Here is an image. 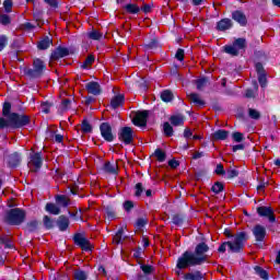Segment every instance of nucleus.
Wrapping results in <instances>:
<instances>
[{
  "label": "nucleus",
  "mask_w": 280,
  "mask_h": 280,
  "mask_svg": "<svg viewBox=\"0 0 280 280\" xmlns=\"http://www.w3.org/2000/svg\"><path fill=\"white\" fill-rule=\"evenodd\" d=\"M207 253H209V245L199 243L195 247V252L187 250L177 259L176 268L185 270L186 268L202 266L207 261Z\"/></svg>",
  "instance_id": "nucleus-1"
},
{
  "label": "nucleus",
  "mask_w": 280,
  "mask_h": 280,
  "mask_svg": "<svg viewBox=\"0 0 280 280\" xmlns=\"http://www.w3.org/2000/svg\"><path fill=\"white\" fill-rule=\"evenodd\" d=\"M12 105L10 103L3 104L2 115L8 118L0 117V128H23L30 124V117L25 115H19L16 113L10 114Z\"/></svg>",
  "instance_id": "nucleus-2"
},
{
  "label": "nucleus",
  "mask_w": 280,
  "mask_h": 280,
  "mask_svg": "<svg viewBox=\"0 0 280 280\" xmlns=\"http://www.w3.org/2000/svg\"><path fill=\"white\" fill-rule=\"evenodd\" d=\"M244 242H246V234L244 232H240L232 241L223 243L219 247V253H226V246H229L231 253H240V250L244 248Z\"/></svg>",
  "instance_id": "nucleus-3"
},
{
  "label": "nucleus",
  "mask_w": 280,
  "mask_h": 280,
  "mask_svg": "<svg viewBox=\"0 0 280 280\" xmlns=\"http://www.w3.org/2000/svg\"><path fill=\"white\" fill-rule=\"evenodd\" d=\"M45 71H47L45 62H43V60L40 59H34L33 68L26 69L25 75H27V78H31L32 80H36L38 78H43Z\"/></svg>",
  "instance_id": "nucleus-4"
},
{
  "label": "nucleus",
  "mask_w": 280,
  "mask_h": 280,
  "mask_svg": "<svg viewBox=\"0 0 280 280\" xmlns=\"http://www.w3.org/2000/svg\"><path fill=\"white\" fill-rule=\"evenodd\" d=\"M25 215L26 214L23 210L14 208L7 212L5 220L8 224L19 226V224H23V222H25Z\"/></svg>",
  "instance_id": "nucleus-5"
},
{
  "label": "nucleus",
  "mask_w": 280,
  "mask_h": 280,
  "mask_svg": "<svg viewBox=\"0 0 280 280\" xmlns=\"http://www.w3.org/2000/svg\"><path fill=\"white\" fill-rule=\"evenodd\" d=\"M101 136L108 143L115 141V135L113 133V127L108 122H102L100 126Z\"/></svg>",
  "instance_id": "nucleus-6"
},
{
  "label": "nucleus",
  "mask_w": 280,
  "mask_h": 280,
  "mask_svg": "<svg viewBox=\"0 0 280 280\" xmlns=\"http://www.w3.org/2000/svg\"><path fill=\"white\" fill-rule=\"evenodd\" d=\"M118 139H119V141H122V143H125V145H130V143H132V139H133L132 128H130V127L120 128V130L118 132Z\"/></svg>",
  "instance_id": "nucleus-7"
},
{
  "label": "nucleus",
  "mask_w": 280,
  "mask_h": 280,
  "mask_svg": "<svg viewBox=\"0 0 280 280\" xmlns=\"http://www.w3.org/2000/svg\"><path fill=\"white\" fill-rule=\"evenodd\" d=\"M257 213L260 218H267V220L271 222V224L277 222V218L275 217V210L271 207H258Z\"/></svg>",
  "instance_id": "nucleus-8"
},
{
  "label": "nucleus",
  "mask_w": 280,
  "mask_h": 280,
  "mask_svg": "<svg viewBox=\"0 0 280 280\" xmlns=\"http://www.w3.org/2000/svg\"><path fill=\"white\" fill-rule=\"evenodd\" d=\"M73 242L77 246L82 248V250H85V252L93 250V245H91V242L88 241L84 234H75L73 237Z\"/></svg>",
  "instance_id": "nucleus-9"
},
{
  "label": "nucleus",
  "mask_w": 280,
  "mask_h": 280,
  "mask_svg": "<svg viewBox=\"0 0 280 280\" xmlns=\"http://www.w3.org/2000/svg\"><path fill=\"white\" fill-rule=\"evenodd\" d=\"M28 167L32 172H38V170L43 167V156L40 155V153L31 154Z\"/></svg>",
  "instance_id": "nucleus-10"
},
{
  "label": "nucleus",
  "mask_w": 280,
  "mask_h": 280,
  "mask_svg": "<svg viewBox=\"0 0 280 280\" xmlns=\"http://www.w3.org/2000/svg\"><path fill=\"white\" fill-rule=\"evenodd\" d=\"M252 232L256 242H264V240H266V226L257 224L253 228Z\"/></svg>",
  "instance_id": "nucleus-11"
},
{
  "label": "nucleus",
  "mask_w": 280,
  "mask_h": 280,
  "mask_svg": "<svg viewBox=\"0 0 280 280\" xmlns=\"http://www.w3.org/2000/svg\"><path fill=\"white\" fill-rule=\"evenodd\" d=\"M232 19H233V21L238 23V25H241V27H245V25L248 23V20L246 19V14H244V12H242L240 10L232 12Z\"/></svg>",
  "instance_id": "nucleus-12"
},
{
  "label": "nucleus",
  "mask_w": 280,
  "mask_h": 280,
  "mask_svg": "<svg viewBox=\"0 0 280 280\" xmlns=\"http://www.w3.org/2000/svg\"><path fill=\"white\" fill-rule=\"evenodd\" d=\"M135 126L143 127L148 124V110L138 112L133 118Z\"/></svg>",
  "instance_id": "nucleus-13"
},
{
  "label": "nucleus",
  "mask_w": 280,
  "mask_h": 280,
  "mask_svg": "<svg viewBox=\"0 0 280 280\" xmlns=\"http://www.w3.org/2000/svg\"><path fill=\"white\" fill-rule=\"evenodd\" d=\"M232 27L233 21H231V19H223L217 24V30H219V32H226V30H231Z\"/></svg>",
  "instance_id": "nucleus-14"
},
{
  "label": "nucleus",
  "mask_w": 280,
  "mask_h": 280,
  "mask_svg": "<svg viewBox=\"0 0 280 280\" xmlns=\"http://www.w3.org/2000/svg\"><path fill=\"white\" fill-rule=\"evenodd\" d=\"M67 56H69V49L65 47H59L51 54L52 60H58Z\"/></svg>",
  "instance_id": "nucleus-15"
},
{
  "label": "nucleus",
  "mask_w": 280,
  "mask_h": 280,
  "mask_svg": "<svg viewBox=\"0 0 280 280\" xmlns=\"http://www.w3.org/2000/svg\"><path fill=\"white\" fill-rule=\"evenodd\" d=\"M103 170L107 174H117L119 166L117 165V162H106Z\"/></svg>",
  "instance_id": "nucleus-16"
},
{
  "label": "nucleus",
  "mask_w": 280,
  "mask_h": 280,
  "mask_svg": "<svg viewBox=\"0 0 280 280\" xmlns=\"http://www.w3.org/2000/svg\"><path fill=\"white\" fill-rule=\"evenodd\" d=\"M88 92L92 95H100L102 93V88H100V83L97 82H90L86 84Z\"/></svg>",
  "instance_id": "nucleus-17"
},
{
  "label": "nucleus",
  "mask_w": 280,
  "mask_h": 280,
  "mask_svg": "<svg viewBox=\"0 0 280 280\" xmlns=\"http://www.w3.org/2000/svg\"><path fill=\"white\" fill-rule=\"evenodd\" d=\"M170 121L172 126H183V124H185V116L180 114L173 115L171 116Z\"/></svg>",
  "instance_id": "nucleus-18"
},
{
  "label": "nucleus",
  "mask_w": 280,
  "mask_h": 280,
  "mask_svg": "<svg viewBox=\"0 0 280 280\" xmlns=\"http://www.w3.org/2000/svg\"><path fill=\"white\" fill-rule=\"evenodd\" d=\"M212 137L215 141H224L225 139L229 138V131H226L224 129H220V130L214 131Z\"/></svg>",
  "instance_id": "nucleus-19"
},
{
  "label": "nucleus",
  "mask_w": 280,
  "mask_h": 280,
  "mask_svg": "<svg viewBox=\"0 0 280 280\" xmlns=\"http://www.w3.org/2000/svg\"><path fill=\"white\" fill-rule=\"evenodd\" d=\"M185 280H202L205 276L200 271L188 272L184 276Z\"/></svg>",
  "instance_id": "nucleus-20"
},
{
  "label": "nucleus",
  "mask_w": 280,
  "mask_h": 280,
  "mask_svg": "<svg viewBox=\"0 0 280 280\" xmlns=\"http://www.w3.org/2000/svg\"><path fill=\"white\" fill-rule=\"evenodd\" d=\"M21 163V155L19 153H13L9 156L10 167H16Z\"/></svg>",
  "instance_id": "nucleus-21"
},
{
  "label": "nucleus",
  "mask_w": 280,
  "mask_h": 280,
  "mask_svg": "<svg viewBox=\"0 0 280 280\" xmlns=\"http://www.w3.org/2000/svg\"><path fill=\"white\" fill-rule=\"evenodd\" d=\"M190 102H192V104H196V106H205V101H202V98L200 97V95L196 94V93H191L188 95Z\"/></svg>",
  "instance_id": "nucleus-22"
},
{
  "label": "nucleus",
  "mask_w": 280,
  "mask_h": 280,
  "mask_svg": "<svg viewBox=\"0 0 280 280\" xmlns=\"http://www.w3.org/2000/svg\"><path fill=\"white\" fill-rule=\"evenodd\" d=\"M52 39L49 37H45L44 39L39 40L37 47L38 49L45 50L51 47Z\"/></svg>",
  "instance_id": "nucleus-23"
},
{
  "label": "nucleus",
  "mask_w": 280,
  "mask_h": 280,
  "mask_svg": "<svg viewBox=\"0 0 280 280\" xmlns=\"http://www.w3.org/2000/svg\"><path fill=\"white\" fill-rule=\"evenodd\" d=\"M124 104V95L118 94L114 98H112L110 106L113 108H119Z\"/></svg>",
  "instance_id": "nucleus-24"
},
{
  "label": "nucleus",
  "mask_w": 280,
  "mask_h": 280,
  "mask_svg": "<svg viewBox=\"0 0 280 280\" xmlns=\"http://www.w3.org/2000/svg\"><path fill=\"white\" fill-rule=\"evenodd\" d=\"M46 211L52 215H60V208L55 203H47Z\"/></svg>",
  "instance_id": "nucleus-25"
},
{
  "label": "nucleus",
  "mask_w": 280,
  "mask_h": 280,
  "mask_svg": "<svg viewBox=\"0 0 280 280\" xmlns=\"http://www.w3.org/2000/svg\"><path fill=\"white\" fill-rule=\"evenodd\" d=\"M56 202L57 205H59L60 207H69L70 202L69 199L67 198V196L65 195H58L56 197Z\"/></svg>",
  "instance_id": "nucleus-26"
},
{
  "label": "nucleus",
  "mask_w": 280,
  "mask_h": 280,
  "mask_svg": "<svg viewBox=\"0 0 280 280\" xmlns=\"http://www.w3.org/2000/svg\"><path fill=\"white\" fill-rule=\"evenodd\" d=\"M58 228L60 231H65L66 229H69V219L66 217H60L58 220Z\"/></svg>",
  "instance_id": "nucleus-27"
},
{
  "label": "nucleus",
  "mask_w": 280,
  "mask_h": 280,
  "mask_svg": "<svg viewBox=\"0 0 280 280\" xmlns=\"http://www.w3.org/2000/svg\"><path fill=\"white\" fill-rule=\"evenodd\" d=\"M254 271L260 279L268 280V271L264 270L261 267H254Z\"/></svg>",
  "instance_id": "nucleus-28"
},
{
  "label": "nucleus",
  "mask_w": 280,
  "mask_h": 280,
  "mask_svg": "<svg viewBox=\"0 0 280 280\" xmlns=\"http://www.w3.org/2000/svg\"><path fill=\"white\" fill-rule=\"evenodd\" d=\"M224 51H225V54H229L230 56H237L240 54V50L237 49V47L234 44L230 45V46H225Z\"/></svg>",
  "instance_id": "nucleus-29"
},
{
  "label": "nucleus",
  "mask_w": 280,
  "mask_h": 280,
  "mask_svg": "<svg viewBox=\"0 0 280 280\" xmlns=\"http://www.w3.org/2000/svg\"><path fill=\"white\" fill-rule=\"evenodd\" d=\"M161 100L163 102H172V100H174V94L172 93V91L165 90L161 94Z\"/></svg>",
  "instance_id": "nucleus-30"
},
{
  "label": "nucleus",
  "mask_w": 280,
  "mask_h": 280,
  "mask_svg": "<svg viewBox=\"0 0 280 280\" xmlns=\"http://www.w3.org/2000/svg\"><path fill=\"white\" fill-rule=\"evenodd\" d=\"M121 240H124V228H120L115 234L113 242L114 244H121Z\"/></svg>",
  "instance_id": "nucleus-31"
},
{
  "label": "nucleus",
  "mask_w": 280,
  "mask_h": 280,
  "mask_svg": "<svg viewBox=\"0 0 280 280\" xmlns=\"http://www.w3.org/2000/svg\"><path fill=\"white\" fill-rule=\"evenodd\" d=\"M75 280H86L89 279V275L82 270H75L73 273Z\"/></svg>",
  "instance_id": "nucleus-32"
},
{
  "label": "nucleus",
  "mask_w": 280,
  "mask_h": 280,
  "mask_svg": "<svg viewBox=\"0 0 280 280\" xmlns=\"http://www.w3.org/2000/svg\"><path fill=\"white\" fill-rule=\"evenodd\" d=\"M88 37L91 38V40H100V38H102V33L97 30H92L88 33Z\"/></svg>",
  "instance_id": "nucleus-33"
},
{
  "label": "nucleus",
  "mask_w": 280,
  "mask_h": 280,
  "mask_svg": "<svg viewBox=\"0 0 280 280\" xmlns=\"http://www.w3.org/2000/svg\"><path fill=\"white\" fill-rule=\"evenodd\" d=\"M163 130L166 137H172L174 135V128L172 125H170V122H164Z\"/></svg>",
  "instance_id": "nucleus-34"
},
{
  "label": "nucleus",
  "mask_w": 280,
  "mask_h": 280,
  "mask_svg": "<svg viewBox=\"0 0 280 280\" xmlns=\"http://www.w3.org/2000/svg\"><path fill=\"white\" fill-rule=\"evenodd\" d=\"M105 215H106V218L109 222L112 220H115V218H116L115 210L110 207H106L105 208Z\"/></svg>",
  "instance_id": "nucleus-35"
},
{
  "label": "nucleus",
  "mask_w": 280,
  "mask_h": 280,
  "mask_svg": "<svg viewBox=\"0 0 280 280\" xmlns=\"http://www.w3.org/2000/svg\"><path fill=\"white\" fill-rule=\"evenodd\" d=\"M38 229V221H31L26 224V230L28 233H34Z\"/></svg>",
  "instance_id": "nucleus-36"
},
{
  "label": "nucleus",
  "mask_w": 280,
  "mask_h": 280,
  "mask_svg": "<svg viewBox=\"0 0 280 280\" xmlns=\"http://www.w3.org/2000/svg\"><path fill=\"white\" fill-rule=\"evenodd\" d=\"M234 47H236V49L240 51V49H244V47H246V39L244 38H237L234 43H233Z\"/></svg>",
  "instance_id": "nucleus-37"
},
{
  "label": "nucleus",
  "mask_w": 280,
  "mask_h": 280,
  "mask_svg": "<svg viewBox=\"0 0 280 280\" xmlns=\"http://www.w3.org/2000/svg\"><path fill=\"white\" fill-rule=\"evenodd\" d=\"M81 130L84 133H89V132H92L93 127L91 126L90 122H88V120H83L81 124Z\"/></svg>",
  "instance_id": "nucleus-38"
},
{
  "label": "nucleus",
  "mask_w": 280,
  "mask_h": 280,
  "mask_svg": "<svg viewBox=\"0 0 280 280\" xmlns=\"http://www.w3.org/2000/svg\"><path fill=\"white\" fill-rule=\"evenodd\" d=\"M71 108V100L66 98L61 102L60 110L61 113H66V110H69Z\"/></svg>",
  "instance_id": "nucleus-39"
},
{
  "label": "nucleus",
  "mask_w": 280,
  "mask_h": 280,
  "mask_svg": "<svg viewBox=\"0 0 280 280\" xmlns=\"http://www.w3.org/2000/svg\"><path fill=\"white\" fill-rule=\"evenodd\" d=\"M140 268L143 272V275H152L154 272V267L150 265H140Z\"/></svg>",
  "instance_id": "nucleus-40"
},
{
  "label": "nucleus",
  "mask_w": 280,
  "mask_h": 280,
  "mask_svg": "<svg viewBox=\"0 0 280 280\" xmlns=\"http://www.w3.org/2000/svg\"><path fill=\"white\" fill-rule=\"evenodd\" d=\"M154 156L158 159L160 163H163V161H165V152H163L161 149L155 150Z\"/></svg>",
  "instance_id": "nucleus-41"
},
{
  "label": "nucleus",
  "mask_w": 280,
  "mask_h": 280,
  "mask_svg": "<svg viewBox=\"0 0 280 280\" xmlns=\"http://www.w3.org/2000/svg\"><path fill=\"white\" fill-rule=\"evenodd\" d=\"M125 8L126 11L129 12V14H137L139 12V7H137L136 4H127Z\"/></svg>",
  "instance_id": "nucleus-42"
},
{
  "label": "nucleus",
  "mask_w": 280,
  "mask_h": 280,
  "mask_svg": "<svg viewBox=\"0 0 280 280\" xmlns=\"http://www.w3.org/2000/svg\"><path fill=\"white\" fill-rule=\"evenodd\" d=\"M207 82H209V80H207L206 78L198 79L197 80V89H198V91H202V89H205L207 86Z\"/></svg>",
  "instance_id": "nucleus-43"
},
{
  "label": "nucleus",
  "mask_w": 280,
  "mask_h": 280,
  "mask_svg": "<svg viewBox=\"0 0 280 280\" xmlns=\"http://www.w3.org/2000/svg\"><path fill=\"white\" fill-rule=\"evenodd\" d=\"M238 174L240 173L237 172V170L230 168V170L226 171L225 176H226V178H235V177L238 176Z\"/></svg>",
  "instance_id": "nucleus-44"
},
{
  "label": "nucleus",
  "mask_w": 280,
  "mask_h": 280,
  "mask_svg": "<svg viewBox=\"0 0 280 280\" xmlns=\"http://www.w3.org/2000/svg\"><path fill=\"white\" fill-rule=\"evenodd\" d=\"M232 139H234V141L236 143H242V141H244V133H242V132H234L232 135Z\"/></svg>",
  "instance_id": "nucleus-45"
},
{
  "label": "nucleus",
  "mask_w": 280,
  "mask_h": 280,
  "mask_svg": "<svg viewBox=\"0 0 280 280\" xmlns=\"http://www.w3.org/2000/svg\"><path fill=\"white\" fill-rule=\"evenodd\" d=\"M248 115L252 119H259V117H261V114H259V112L254 108H249Z\"/></svg>",
  "instance_id": "nucleus-46"
},
{
  "label": "nucleus",
  "mask_w": 280,
  "mask_h": 280,
  "mask_svg": "<svg viewBox=\"0 0 280 280\" xmlns=\"http://www.w3.org/2000/svg\"><path fill=\"white\" fill-rule=\"evenodd\" d=\"M222 189H224V185H222V183L217 182L213 186H212V191L213 194H220V191H222Z\"/></svg>",
  "instance_id": "nucleus-47"
},
{
  "label": "nucleus",
  "mask_w": 280,
  "mask_h": 280,
  "mask_svg": "<svg viewBox=\"0 0 280 280\" xmlns=\"http://www.w3.org/2000/svg\"><path fill=\"white\" fill-rule=\"evenodd\" d=\"M93 62H95V57L93 56H89L85 61L83 62V69H86L88 67H91V65H93Z\"/></svg>",
  "instance_id": "nucleus-48"
},
{
  "label": "nucleus",
  "mask_w": 280,
  "mask_h": 280,
  "mask_svg": "<svg viewBox=\"0 0 280 280\" xmlns=\"http://www.w3.org/2000/svg\"><path fill=\"white\" fill-rule=\"evenodd\" d=\"M143 191H145V188H143V184L138 183V184L136 185V192H135V196L139 197V196H141V194H143Z\"/></svg>",
  "instance_id": "nucleus-49"
},
{
  "label": "nucleus",
  "mask_w": 280,
  "mask_h": 280,
  "mask_svg": "<svg viewBox=\"0 0 280 280\" xmlns=\"http://www.w3.org/2000/svg\"><path fill=\"white\" fill-rule=\"evenodd\" d=\"M7 45H8V37L5 35H0V51L2 49H5Z\"/></svg>",
  "instance_id": "nucleus-50"
},
{
  "label": "nucleus",
  "mask_w": 280,
  "mask_h": 280,
  "mask_svg": "<svg viewBox=\"0 0 280 280\" xmlns=\"http://www.w3.org/2000/svg\"><path fill=\"white\" fill-rule=\"evenodd\" d=\"M51 108V104L45 102L40 105L42 113H45L46 115L49 113V109Z\"/></svg>",
  "instance_id": "nucleus-51"
},
{
  "label": "nucleus",
  "mask_w": 280,
  "mask_h": 280,
  "mask_svg": "<svg viewBox=\"0 0 280 280\" xmlns=\"http://www.w3.org/2000/svg\"><path fill=\"white\" fill-rule=\"evenodd\" d=\"M258 82L262 89H265L267 84V79H266V73L264 74H258Z\"/></svg>",
  "instance_id": "nucleus-52"
},
{
  "label": "nucleus",
  "mask_w": 280,
  "mask_h": 280,
  "mask_svg": "<svg viewBox=\"0 0 280 280\" xmlns=\"http://www.w3.org/2000/svg\"><path fill=\"white\" fill-rule=\"evenodd\" d=\"M12 5H13L12 0H4L3 7L5 12L8 13L12 12Z\"/></svg>",
  "instance_id": "nucleus-53"
},
{
  "label": "nucleus",
  "mask_w": 280,
  "mask_h": 280,
  "mask_svg": "<svg viewBox=\"0 0 280 280\" xmlns=\"http://www.w3.org/2000/svg\"><path fill=\"white\" fill-rule=\"evenodd\" d=\"M0 244H4L5 248H12V242L8 237H0Z\"/></svg>",
  "instance_id": "nucleus-54"
},
{
  "label": "nucleus",
  "mask_w": 280,
  "mask_h": 280,
  "mask_svg": "<svg viewBox=\"0 0 280 280\" xmlns=\"http://www.w3.org/2000/svg\"><path fill=\"white\" fill-rule=\"evenodd\" d=\"M175 58H177L179 61H183L185 58V50L182 48L177 49Z\"/></svg>",
  "instance_id": "nucleus-55"
},
{
  "label": "nucleus",
  "mask_w": 280,
  "mask_h": 280,
  "mask_svg": "<svg viewBox=\"0 0 280 280\" xmlns=\"http://www.w3.org/2000/svg\"><path fill=\"white\" fill-rule=\"evenodd\" d=\"M0 23H1L2 25H9V23H10V16H9V15H5V14L0 15Z\"/></svg>",
  "instance_id": "nucleus-56"
},
{
  "label": "nucleus",
  "mask_w": 280,
  "mask_h": 280,
  "mask_svg": "<svg viewBox=\"0 0 280 280\" xmlns=\"http://www.w3.org/2000/svg\"><path fill=\"white\" fill-rule=\"evenodd\" d=\"M215 174H218L219 176L226 174V172L224 171V166L222 164L217 165Z\"/></svg>",
  "instance_id": "nucleus-57"
},
{
  "label": "nucleus",
  "mask_w": 280,
  "mask_h": 280,
  "mask_svg": "<svg viewBox=\"0 0 280 280\" xmlns=\"http://www.w3.org/2000/svg\"><path fill=\"white\" fill-rule=\"evenodd\" d=\"M203 156H205L203 151H197V152L192 153L194 161H198V159H202Z\"/></svg>",
  "instance_id": "nucleus-58"
},
{
  "label": "nucleus",
  "mask_w": 280,
  "mask_h": 280,
  "mask_svg": "<svg viewBox=\"0 0 280 280\" xmlns=\"http://www.w3.org/2000/svg\"><path fill=\"white\" fill-rule=\"evenodd\" d=\"M44 1H45V3L50 5V8H58V3L60 0H44Z\"/></svg>",
  "instance_id": "nucleus-59"
},
{
  "label": "nucleus",
  "mask_w": 280,
  "mask_h": 280,
  "mask_svg": "<svg viewBox=\"0 0 280 280\" xmlns=\"http://www.w3.org/2000/svg\"><path fill=\"white\" fill-rule=\"evenodd\" d=\"M135 207V203L132 201H125L124 209L125 211H130Z\"/></svg>",
  "instance_id": "nucleus-60"
},
{
  "label": "nucleus",
  "mask_w": 280,
  "mask_h": 280,
  "mask_svg": "<svg viewBox=\"0 0 280 280\" xmlns=\"http://www.w3.org/2000/svg\"><path fill=\"white\" fill-rule=\"evenodd\" d=\"M256 71H257V73H258V75H261V74H264V73H266L265 71H264V65H261V63H256Z\"/></svg>",
  "instance_id": "nucleus-61"
},
{
  "label": "nucleus",
  "mask_w": 280,
  "mask_h": 280,
  "mask_svg": "<svg viewBox=\"0 0 280 280\" xmlns=\"http://www.w3.org/2000/svg\"><path fill=\"white\" fill-rule=\"evenodd\" d=\"M173 224L180 226V224H183V219L178 215L173 217Z\"/></svg>",
  "instance_id": "nucleus-62"
},
{
  "label": "nucleus",
  "mask_w": 280,
  "mask_h": 280,
  "mask_svg": "<svg viewBox=\"0 0 280 280\" xmlns=\"http://www.w3.org/2000/svg\"><path fill=\"white\" fill-rule=\"evenodd\" d=\"M184 137L185 139H191V137H194V133L191 132V129L186 128L184 131Z\"/></svg>",
  "instance_id": "nucleus-63"
},
{
  "label": "nucleus",
  "mask_w": 280,
  "mask_h": 280,
  "mask_svg": "<svg viewBox=\"0 0 280 280\" xmlns=\"http://www.w3.org/2000/svg\"><path fill=\"white\" fill-rule=\"evenodd\" d=\"M44 224H45V226H47V229H51V225H52L51 219L47 215L44 217Z\"/></svg>",
  "instance_id": "nucleus-64"
}]
</instances>
